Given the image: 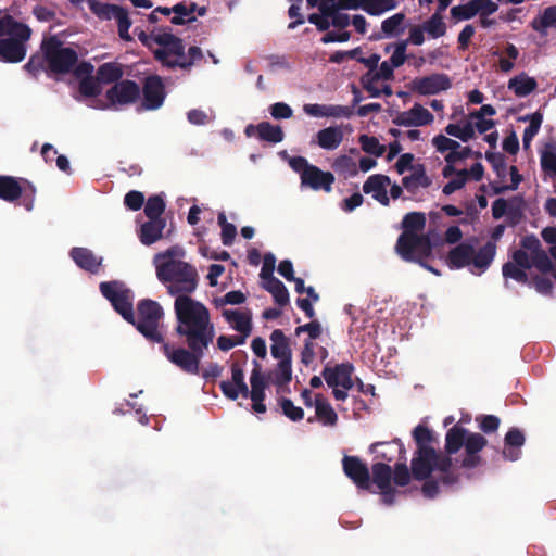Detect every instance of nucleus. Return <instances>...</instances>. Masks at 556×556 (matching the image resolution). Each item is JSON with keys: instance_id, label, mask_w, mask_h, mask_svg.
<instances>
[{"instance_id": "1", "label": "nucleus", "mask_w": 556, "mask_h": 556, "mask_svg": "<svg viewBox=\"0 0 556 556\" xmlns=\"http://www.w3.org/2000/svg\"><path fill=\"white\" fill-rule=\"evenodd\" d=\"M156 277L166 287L168 294L176 296L174 309L176 333L184 339L187 348L163 344L166 358L186 374L199 375L200 363L215 337L210 311L189 295L199 283L197 268L181 260H167L156 263Z\"/></svg>"}, {"instance_id": "2", "label": "nucleus", "mask_w": 556, "mask_h": 556, "mask_svg": "<svg viewBox=\"0 0 556 556\" xmlns=\"http://www.w3.org/2000/svg\"><path fill=\"white\" fill-rule=\"evenodd\" d=\"M425 226L426 216L424 213H407L402 220L404 231L399 236L395 249L404 261L418 263L427 270L440 275L439 270L427 263L433 250L429 235L417 233L424 230Z\"/></svg>"}, {"instance_id": "3", "label": "nucleus", "mask_w": 556, "mask_h": 556, "mask_svg": "<svg viewBox=\"0 0 556 556\" xmlns=\"http://www.w3.org/2000/svg\"><path fill=\"white\" fill-rule=\"evenodd\" d=\"M141 43L148 49H152L153 43L159 45L161 48L153 51V56L163 67L168 70L179 68L189 72L194 65L204 60L200 47L191 46L186 52L184 40L170 31L148 35L144 42Z\"/></svg>"}, {"instance_id": "4", "label": "nucleus", "mask_w": 556, "mask_h": 556, "mask_svg": "<svg viewBox=\"0 0 556 556\" xmlns=\"http://www.w3.org/2000/svg\"><path fill=\"white\" fill-rule=\"evenodd\" d=\"M452 467V458L437 452L435 448L416 450L410 462L412 476L415 480H426L438 470L440 481L444 485H452L458 481V476L453 472Z\"/></svg>"}, {"instance_id": "5", "label": "nucleus", "mask_w": 556, "mask_h": 556, "mask_svg": "<svg viewBox=\"0 0 556 556\" xmlns=\"http://www.w3.org/2000/svg\"><path fill=\"white\" fill-rule=\"evenodd\" d=\"M163 317L164 311L159 302L142 299L137 303V314L134 313V323L129 324L135 326L148 341L166 344L167 342H164V337L160 331Z\"/></svg>"}, {"instance_id": "6", "label": "nucleus", "mask_w": 556, "mask_h": 556, "mask_svg": "<svg viewBox=\"0 0 556 556\" xmlns=\"http://www.w3.org/2000/svg\"><path fill=\"white\" fill-rule=\"evenodd\" d=\"M40 50L48 71L53 74H67L73 71L78 62V53L75 49L64 47L56 36H50L41 41Z\"/></svg>"}, {"instance_id": "7", "label": "nucleus", "mask_w": 556, "mask_h": 556, "mask_svg": "<svg viewBox=\"0 0 556 556\" xmlns=\"http://www.w3.org/2000/svg\"><path fill=\"white\" fill-rule=\"evenodd\" d=\"M100 292L127 323H134V292L118 280L103 281Z\"/></svg>"}, {"instance_id": "8", "label": "nucleus", "mask_w": 556, "mask_h": 556, "mask_svg": "<svg viewBox=\"0 0 556 556\" xmlns=\"http://www.w3.org/2000/svg\"><path fill=\"white\" fill-rule=\"evenodd\" d=\"M89 10L101 21L115 20L117 23L118 36L124 41H131L132 37L129 34V28L132 22L129 17L128 11L113 3L102 2L101 0H86Z\"/></svg>"}, {"instance_id": "9", "label": "nucleus", "mask_w": 556, "mask_h": 556, "mask_svg": "<svg viewBox=\"0 0 556 556\" xmlns=\"http://www.w3.org/2000/svg\"><path fill=\"white\" fill-rule=\"evenodd\" d=\"M30 27L20 30L11 37L0 39V61L4 63H20L27 53V42L31 37Z\"/></svg>"}, {"instance_id": "10", "label": "nucleus", "mask_w": 556, "mask_h": 556, "mask_svg": "<svg viewBox=\"0 0 556 556\" xmlns=\"http://www.w3.org/2000/svg\"><path fill=\"white\" fill-rule=\"evenodd\" d=\"M452 87L451 78L444 73H434L424 77H417L410 83V90L420 96L438 94Z\"/></svg>"}, {"instance_id": "11", "label": "nucleus", "mask_w": 556, "mask_h": 556, "mask_svg": "<svg viewBox=\"0 0 556 556\" xmlns=\"http://www.w3.org/2000/svg\"><path fill=\"white\" fill-rule=\"evenodd\" d=\"M344 475L362 490H369L371 486L370 472L367 465L358 456L345 455L342 459Z\"/></svg>"}, {"instance_id": "12", "label": "nucleus", "mask_w": 556, "mask_h": 556, "mask_svg": "<svg viewBox=\"0 0 556 556\" xmlns=\"http://www.w3.org/2000/svg\"><path fill=\"white\" fill-rule=\"evenodd\" d=\"M105 97L112 105H127L136 102L140 97L139 85L130 79L114 84L106 90Z\"/></svg>"}, {"instance_id": "13", "label": "nucleus", "mask_w": 556, "mask_h": 556, "mask_svg": "<svg viewBox=\"0 0 556 556\" xmlns=\"http://www.w3.org/2000/svg\"><path fill=\"white\" fill-rule=\"evenodd\" d=\"M142 94V106L146 110H157L161 108L166 97L162 77L159 75L147 76L143 81Z\"/></svg>"}, {"instance_id": "14", "label": "nucleus", "mask_w": 556, "mask_h": 556, "mask_svg": "<svg viewBox=\"0 0 556 556\" xmlns=\"http://www.w3.org/2000/svg\"><path fill=\"white\" fill-rule=\"evenodd\" d=\"M353 372V364L346 362L334 366L327 364L321 371V376L328 387H341L345 390H351L354 386L352 379Z\"/></svg>"}, {"instance_id": "15", "label": "nucleus", "mask_w": 556, "mask_h": 556, "mask_svg": "<svg viewBox=\"0 0 556 556\" xmlns=\"http://www.w3.org/2000/svg\"><path fill=\"white\" fill-rule=\"evenodd\" d=\"M334 182V175L331 172H324L316 165L308 167L301 179L302 187H308L314 191L323 190L330 192Z\"/></svg>"}, {"instance_id": "16", "label": "nucleus", "mask_w": 556, "mask_h": 556, "mask_svg": "<svg viewBox=\"0 0 556 556\" xmlns=\"http://www.w3.org/2000/svg\"><path fill=\"white\" fill-rule=\"evenodd\" d=\"M434 117L421 104L415 103L408 111L400 112L394 118L393 123L397 126H425L433 122Z\"/></svg>"}, {"instance_id": "17", "label": "nucleus", "mask_w": 556, "mask_h": 556, "mask_svg": "<svg viewBox=\"0 0 556 556\" xmlns=\"http://www.w3.org/2000/svg\"><path fill=\"white\" fill-rule=\"evenodd\" d=\"M391 184L389 176L375 174L367 178L363 185V191L366 194L371 193L372 198L380 204L388 206L390 199L387 193V186Z\"/></svg>"}, {"instance_id": "18", "label": "nucleus", "mask_w": 556, "mask_h": 556, "mask_svg": "<svg viewBox=\"0 0 556 556\" xmlns=\"http://www.w3.org/2000/svg\"><path fill=\"white\" fill-rule=\"evenodd\" d=\"M70 256L75 264L91 274H97L102 265V257H98L91 250L75 247L70 251Z\"/></svg>"}, {"instance_id": "19", "label": "nucleus", "mask_w": 556, "mask_h": 556, "mask_svg": "<svg viewBox=\"0 0 556 556\" xmlns=\"http://www.w3.org/2000/svg\"><path fill=\"white\" fill-rule=\"evenodd\" d=\"M370 451L387 462H392L395 458L406 460V450L400 439H394L391 442H376L371 444Z\"/></svg>"}, {"instance_id": "20", "label": "nucleus", "mask_w": 556, "mask_h": 556, "mask_svg": "<svg viewBox=\"0 0 556 556\" xmlns=\"http://www.w3.org/2000/svg\"><path fill=\"white\" fill-rule=\"evenodd\" d=\"M496 254V244L492 241H488L481 247L471 258L470 271L475 275L484 273L492 264Z\"/></svg>"}, {"instance_id": "21", "label": "nucleus", "mask_w": 556, "mask_h": 556, "mask_svg": "<svg viewBox=\"0 0 556 556\" xmlns=\"http://www.w3.org/2000/svg\"><path fill=\"white\" fill-rule=\"evenodd\" d=\"M473 254V245L467 242H462L448 252L446 260L447 265L452 269H459L470 266Z\"/></svg>"}, {"instance_id": "22", "label": "nucleus", "mask_w": 556, "mask_h": 556, "mask_svg": "<svg viewBox=\"0 0 556 556\" xmlns=\"http://www.w3.org/2000/svg\"><path fill=\"white\" fill-rule=\"evenodd\" d=\"M359 7L369 15L377 16L394 9L396 0H361L359 3L349 0L342 3V9H357Z\"/></svg>"}, {"instance_id": "23", "label": "nucleus", "mask_w": 556, "mask_h": 556, "mask_svg": "<svg viewBox=\"0 0 556 556\" xmlns=\"http://www.w3.org/2000/svg\"><path fill=\"white\" fill-rule=\"evenodd\" d=\"M504 441L503 457L507 460H517L521 455L520 447L525 444L523 433L518 428H511L506 433Z\"/></svg>"}, {"instance_id": "24", "label": "nucleus", "mask_w": 556, "mask_h": 556, "mask_svg": "<svg viewBox=\"0 0 556 556\" xmlns=\"http://www.w3.org/2000/svg\"><path fill=\"white\" fill-rule=\"evenodd\" d=\"M344 134L339 126H329L316 134L315 142L324 150H336L343 141Z\"/></svg>"}, {"instance_id": "25", "label": "nucleus", "mask_w": 556, "mask_h": 556, "mask_svg": "<svg viewBox=\"0 0 556 556\" xmlns=\"http://www.w3.org/2000/svg\"><path fill=\"white\" fill-rule=\"evenodd\" d=\"M468 430L462 427L459 424L454 425L447 430L445 435V456L456 454L465 444Z\"/></svg>"}, {"instance_id": "26", "label": "nucleus", "mask_w": 556, "mask_h": 556, "mask_svg": "<svg viewBox=\"0 0 556 556\" xmlns=\"http://www.w3.org/2000/svg\"><path fill=\"white\" fill-rule=\"evenodd\" d=\"M269 339L271 341L270 351L274 358L279 361L292 358L289 339L281 329H275L270 333Z\"/></svg>"}, {"instance_id": "27", "label": "nucleus", "mask_w": 556, "mask_h": 556, "mask_svg": "<svg viewBox=\"0 0 556 556\" xmlns=\"http://www.w3.org/2000/svg\"><path fill=\"white\" fill-rule=\"evenodd\" d=\"M165 219H149L140 227V241L144 245H151L162 238L165 228Z\"/></svg>"}, {"instance_id": "28", "label": "nucleus", "mask_w": 556, "mask_h": 556, "mask_svg": "<svg viewBox=\"0 0 556 556\" xmlns=\"http://www.w3.org/2000/svg\"><path fill=\"white\" fill-rule=\"evenodd\" d=\"M23 194V186L13 176L0 175V199L5 202H14Z\"/></svg>"}, {"instance_id": "29", "label": "nucleus", "mask_w": 556, "mask_h": 556, "mask_svg": "<svg viewBox=\"0 0 556 556\" xmlns=\"http://www.w3.org/2000/svg\"><path fill=\"white\" fill-rule=\"evenodd\" d=\"M538 87V83L533 77L521 73L508 81V89L511 90L517 97L523 98L533 92Z\"/></svg>"}, {"instance_id": "30", "label": "nucleus", "mask_w": 556, "mask_h": 556, "mask_svg": "<svg viewBox=\"0 0 556 556\" xmlns=\"http://www.w3.org/2000/svg\"><path fill=\"white\" fill-rule=\"evenodd\" d=\"M431 179L427 176L425 166L418 164L414 167V173L403 177L402 185L408 192H415L419 187L428 188Z\"/></svg>"}, {"instance_id": "31", "label": "nucleus", "mask_w": 556, "mask_h": 556, "mask_svg": "<svg viewBox=\"0 0 556 556\" xmlns=\"http://www.w3.org/2000/svg\"><path fill=\"white\" fill-rule=\"evenodd\" d=\"M316 418L326 426H334L338 421V415L323 394L315 395Z\"/></svg>"}, {"instance_id": "32", "label": "nucleus", "mask_w": 556, "mask_h": 556, "mask_svg": "<svg viewBox=\"0 0 556 556\" xmlns=\"http://www.w3.org/2000/svg\"><path fill=\"white\" fill-rule=\"evenodd\" d=\"M253 363L254 368L250 377V399L252 400V402L264 401L267 382L265 380V377L261 372V365L257 363V361H254Z\"/></svg>"}, {"instance_id": "33", "label": "nucleus", "mask_w": 556, "mask_h": 556, "mask_svg": "<svg viewBox=\"0 0 556 556\" xmlns=\"http://www.w3.org/2000/svg\"><path fill=\"white\" fill-rule=\"evenodd\" d=\"M223 316L231 324L236 331L244 336H250L252 331L251 316L231 309H225Z\"/></svg>"}, {"instance_id": "34", "label": "nucleus", "mask_w": 556, "mask_h": 556, "mask_svg": "<svg viewBox=\"0 0 556 556\" xmlns=\"http://www.w3.org/2000/svg\"><path fill=\"white\" fill-rule=\"evenodd\" d=\"M195 8L197 3L193 1L189 2V4H186L185 1L175 4L172 8L175 15L170 18V23L173 25H185L194 22L197 20L193 15Z\"/></svg>"}, {"instance_id": "35", "label": "nucleus", "mask_w": 556, "mask_h": 556, "mask_svg": "<svg viewBox=\"0 0 556 556\" xmlns=\"http://www.w3.org/2000/svg\"><path fill=\"white\" fill-rule=\"evenodd\" d=\"M123 74L122 65L115 62L103 63L97 71L98 80L103 84H116L121 81Z\"/></svg>"}, {"instance_id": "36", "label": "nucleus", "mask_w": 556, "mask_h": 556, "mask_svg": "<svg viewBox=\"0 0 556 556\" xmlns=\"http://www.w3.org/2000/svg\"><path fill=\"white\" fill-rule=\"evenodd\" d=\"M372 471V483H375L379 490L389 489L392 482V468L382 462L376 463L371 467Z\"/></svg>"}, {"instance_id": "37", "label": "nucleus", "mask_w": 556, "mask_h": 556, "mask_svg": "<svg viewBox=\"0 0 556 556\" xmlns=\"http://www.w3.org/2000/svg\"><path fill=\"white\" fill-rule=\"evenodd\" d=\"M531 27L542 35H546L547 28L556 27V5L546 8L540 16L533 18Z\"/></svg>"}, {"instance_id": "38", "label": "nucleus", "mask_w": 556, "mask_h": 556, "mask_svg": "<svg viewBox=\"0 0 556 556\" xmlns=\"http://www.w3.org/2000/svg\"><path fill=\"white\" fill-rule=\"evenodd\" d=\"M257 136L261 140L270 143H279L285 138L282 128L278 125H271L269 122L257 124Z\"/></svg>"}, {"instance_id": "39", "label": "nucleus", "mask_w": 556, "mask_h": 556, "mask_svg": "<svg viewBox=\"0 0 556 556\" xmlns=\"http://www.w3.org/2000/svg\"><path fill=\"white\" fill-rule=\"evenodd\" d=\"M26 27H28V25L16 21L9 13H2L0 11V39L14 36Z\"/></svg>"}, {"instance_id": "40", "label": "nucleus", "mask_w": 556, "mask_h": 556, "mask_svg": "<svg viewBox=\"0 0 556 556\" xmlns=\"http://www.w3.org/2000/svg\"><path fill=\"white\" fill-rule=\"evenodd\" d=\"M404 13H396L381 23V30L384 37H393L400 35L404 31V22H405Z\"/></svg>"}, {"instance_id": "41", "label": "nucleus", "mask_w": 556, "mask_h": 556, "mask_svg": "<svg viewBox=\"0 0 556 556\" xmlns=\"http://www.w3.org/2000/svg\"><path fill=\"white\" fill-rule=\"evenodd\" d=\"M413 438L417 445V450L434 448L433 444L437 442V438L428 427L424 425L415 427L413 430Z\"/></svg>"}, {"instance_id": "42", "label": "nucleus", "mask_w": 556, "mask_h": 556, "mask_svg": "<svg viewBox=\"0 0 556 556\" xmlns=\"http://www.w3.org/2000/svg\"><path fill=\"white\" fill-rule=\"evenodd\" d=\"M425 31L432 38H439L445 35L446 25L439 12L432 14L424 24Z\"/></svg>"}, {"instance_id": "43", "label": "nucleus", "mask_w": 556, "mask_h": 556, "mask_svg": "<svg viewBox=\"0 0 556 556\" xmlns=\"http://www.w3.org/2000/svg\"><path fill=\"white\" fill-rule=\"evenodd\" d=\"M332 168L334 172L345 177H354L358 174L355 161L348 155L338 156L332 163Z\"/></svg>"}, {"instance_id": "44", "label": "nucleus", "mask_w": 556, "mask_h": 556, "mask_svg": "<svg viewBox=\"0 0 556 556\" xmlns=\"http://www.w3.org/2000/svg\"><path fill=\"white\" fill-rule=\"evenodd\" d=\"M165 211V202L160 195L148 198L144 205V214L149 219H163L161 215Z\"/></svg>"}, {"instance_id": "45", "label": "nucleus", "mask_w": 556, "mask_h": 556, "mask_svg": "<svg viewBox=\"0 0 556 556\" xmlns=\"http://www.w3.org/2000/svg\"><path fill=\"white\" fill-rule=\"evenodd\" d=\"M217 223L222 228L220 237L224 245H231L237 235V228L233 224L228 223L225 212H219Z\"/></svg>"}, {"instance_id": "46", "label": "nucleus", "mask_w": 556, "mask_h": 556, "mask_svg": "<svg viewBox=\"0 0 556 556\" xmlns=\"http://www.w3.org/2000/svg\"><path fill=\"white\" fill-rule=\"evenodd\" d=\"M358 142L364 152L377 157L381 156L386 151V147L380 144L379 140L374 136L361 135Z\"/></svg>"}, {"instance_id": "47", "label": "nucleus", "mask_w": 556, "mask_h": 556, "mask_svg": "<svg viewBox=\"0 0 556 556\" xmlns=\"http://www.w3.org/2000/svg\"><path fill=\"white\" fill-rule=\"evenodd\" d=\"M529 121L530 124L528 127H526L522 136L525 149H528L530 147L532 139L538 135L543 121V116L541 113L536 112L530 115Z\"/></svg>"}, {"instance_id": "48", "label": "nucleus", "mask_w": 556, "mask_h": 556, "mask_svg": "<svg viewBox=\"0 0 556 556\" xmlns=\"http://www.w3.org/2000/svg\"><path fill=\"white\" fill-rule=\"evenodd\" d=\"M445 132L460 139L463 142H467L473 138L475 127L471 123H467L464 127H460L458 124H448L445 127Z\"/></svg>"}, {"instance_id": "49", "label": "nucleus", "mask_w": 556, "mask_h": 556, "mask_svg": "<svg viewBox=\"0 0 556 556\" xmlns=\"http://www.w3.org/2000/svg\"><path fill=\"white\" fill-rule=\"evenodd\" d=\"M275 383L277 386H285L292 379L291 359L279 361L275 369Z\"/></svg>"}, {"instance_id": "50", "label": "nucleus", "mask_w": 556, "mask_h": 556, "mask_svg": "<svg viewBox=\"0 0 556 556\" xmlns=\"http://www.w3.org/2000/svg\"><path fill=\"white\" fill-rule=\"evenodd\" d=\"M412 471H409L406 460H399L392 472V480L397 486H406L410 482Z\"/></svg>"}, {"instance_id": "51", "label": "nucleus", "mask_w": 556, "mask_h": 556, "mask_svg": "<svg viewBox=\"0 0 556 556\" xmlns=\"http://www.w3.org/2000/svg\"><path fill=\"white\" fill-rule=\"evenodd\" d=\"M521 204H522L521 198L514 197L509 200V207L506 213L507 223L509 226L514 227L521 222V219L523 217Z\"/></svg>"}, {"instance_id": "52", "label": "nucleus", "mask_w": 556, "mask_h": 556, "mask_svg": "<svg viewBox=\"0 0 556 556\" xmlns=\"http://www.w3.org/2000/svg\"><path fill=\"white\" fill-rule=\"evenodd\" d=\"M485 159L498 177L504 178L506 176L507 165L503 153L486 151Z\"/></svg>"}, {"instance_id": "53", "label": "nucleus", "mask_w": 556, "mask_h": 556, "mask_svg": "<svg viewBox=\"0 0 556 556\" xmlns=\"http://www.w3.org/2000/svg\"><path fill=\"white\" fill-rule=\"evenodd\" d=\"M541 167L545 172L556 173V144L547 143L541 154Z\"/></svg>"}, {"instance_id": "54", "label": "nucleus", "mask_w": 556, "mask_h": 556, "mask_svg": "<svg viewBox=\"0 0 556 556\" xmlns=\"http://www.w3.org/2000/svg\"><path fill=\"white\" fill-rule=\"evenodd\" d=\"M486 444L488 441L482 434L468 432L464 447L466 454H478Z\"/></svg>"}, {"instance_id": "55", "label": "nucleus", "mask_w": 556, "mask_h": 556, "mask_svg": "<svg viewBox=\"0 0 556 556\" xmlns=\"http://www.w3.org/2000/svg\"><path fill=\"white\" fill-rule=\"evenodd\" d=\"M525 270V268H521L511 262L505 263L502 267V273L505 278H511L520 283H528L529 278Z\"/></svg>"}, {"instance_id": "56", "label": "nucleus", "mask_w": 556, "mask_h": 556, "mask_svg": "<svg viewBox=\"0 0 556 556\" xmlns=\"http://www.w3.org/2000/svg\"><path fill=\"white\" fill-rule=\"evenodd\" d=\"M282 414L292 421H300L304 417V410L300 406H295L290 399L282 397L280 400Z\"/></svg>"}, {"instance_id": "57", "label": "nucleus", "mask_w": 556, "mask_h": 556, "mask_svg": "<svg viewBox=\"0 0 556 556\" xmlns=\"http://www.w3.org/2000/svg\"><path fill=\"white\" fill-rule=\"evenodd\" d=\"M295 336H300L301 333H307L308 338L306 340H311L312 342L318 339L323 333L321 324L317 319H313L307 324L302 326H298L294 330Z\"/></svg>"}, {"instance_id": "58", "label": "nucleus", "mask_w": 556, "mask_h": 556, "mask_svg": "<svg viewBox=\"0 0 556 556\" xmlns=\"http://www.w3.org/2000/svg\"><path fill=\"white\" fill-rule=\"evenodd\" d=\"M451 15L452 17L459 21L472 18L475 15H477V9L473 0H470L466 4L453 7L451 9Z\"/></svg>"}, {"instance_id": "59", "label": "nucleus", "mask_w": 556, "mask_h": 556, "mask_svg": "<svg viewBox=\"0 0 556 556\" xmlns=\"http://www.w3.org/2000/svg\"><path fill=\"white\" fill-rule=\"evenodd\" d=\"M505 53L507 55V59L501 58L498 61L500 70L504 73L510 72L515 64L513 61L517 60L519 56V50L517 47L513 43H507L505 47Z\"/></svg>"}, {"instance_id": "60", "label": "nucleus", "mask_w": 556, "mask_h": 556, "mask_svg": "<svg viewBox=\"0 0 556 556\" xmlns=\"http://www.w3.org/2000/svg\"><path fill=\"white\" fill-rule=\"evenodd\" d=\"M78 89L83 96L88 98L97 97L101 92L100 86L93 77L81 78Z\"/></svg>"}, {"instance_id": "61", "label": "nucleus", "mask_w": 556, "mask_h": 556, "mask_svg": "<svg viewBox=\"0 0 556 556\" xmlns=\"http://www.w3.org/2000/svg\"><path fill=\"white\" fill-rule=\"evenodd\" d=\"M532 266L536 267L543 274H547L548 270L553 269V263L547 253L542 249L535 254L531 255Z\"/></svg>"}, {"instance_id": "62", "label": "nucleus", "mask_w": 556, "mask_h": 556, "mask_svg": "<svg viewBox=\"0 0 556 556\" xmlns=\"http://www.w3.org/2000/svg\"><path fill=\"white\" fill-rule=\"evenodd\" d=\"M432 144L441 153H444L446 151L453 152V151H455L457 149H460V144L457 141H455V140L451 139V138H447L444 135L435 136L432 139Z\"/></svg>"}, {"instance_id": "63", "label": "nucleus", "mask_w": 556, "mask_h": 556, "mask_svg": "<svg viewBox=\"0 0 556 556\" xmlns=\"http://www.w3.org/2000/svg\"><path fill=\"white\" fill-rule=\"evenodd\" d=\"M467 178H468V170L467 169H462L459 172H457V177L450 180L442 189V192L445 194V195H450L452 193H454L456 190H459L462 189L466 181H467Z\"/></svg>"}, {"instance_id": "64", "label": "nucleus", "mask_w": 556, "mask_h": 556, "mask_svg": "<svg viewBox=\"0 0 556 556\" xmlns=\"http://www.w3.org/2000/svg\"><path fill=\"white\" fill-rule=\"evenodd\" d=\"M477 421H479V428L484 433H493L497 431L500 427V418L495 415H482L477 417Z\"/></svg>"}]
</instances>
